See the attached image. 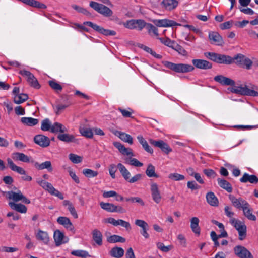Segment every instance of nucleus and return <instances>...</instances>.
I'll return each mask as SVG.
<instances>
[{
    "instance_id": "f257e3e1",
    "label": "nucleus",
    "mask_w": 258,
    "mask_h": 258,
    "mask_svg": "<svg viewBox=\"0 0 258 258\" xmlns=\"http://www.w3.org/2000/svg\"><path fill=\"white\" fill-rule=\"evenodd\" d=\"M113 144L122 155L130 157L125 159V163L135 167H142L143 165V164L137 159L131 158L134 156V154L131 149L125 148L122 144L118 142H114L113 143Z\"/></svg>"
},
{
    "instance_id": "f03ea898",
    "label": "nucleus",
    "mask_w": 258,
    "mask_h": 258,
    "mask_svg": "<svg viewBox=\"0 0 258 258\" xmlns=\"http://www.w3.org/2000/svg\"><path fill=\"white\" fill-rule=\"evenodd\" d=\"M164 66L168 69L178 73H186L193 71L194 67L191 64L186 63H174L165 61Z\"/></svg>"
},
{
    "instance_id": "7ed1b4c3",
    "label": "nucleus",
    "mask_w": 258,
    "mask_h": 258,
    "mask_svg": "<svg viewBox=\"0 0 258 258\" xmlns=\"http://www.w3.org/2000/svg\"><path fill=\"white\" fill-rule=\"evenodd\" d=\"M205 55L212 61L218 63L230 64L233 62V59L229 55L214 52L205 53Z\"/></svg>"
},
{
    "instance_id": "20e7f679",
    "label": "nucleus",
    "mask_w": 258,
    "mask_h": 258,
    "mask_svg": "<svg viewBox=\"0 0 258 258\" xmlns=\"http://www.w3.org/2000/svg\"><path fill=\"white\" fill-rule=\"evenodd\" d=\"M229 222L238 231L239 240H243L246 237L247 230L244 222L235 218L230 219Z\"/></svg>"
},
{
    "instance_id": "39448f33",
    "label": "nucleus",
    "mask_w": 258,
    "mask_h": 258,
    "mask_svg": "<svg viewBox=\"0 0 258 258\" xmlns=\"http://www.w3.org/2000/svg\"><path fill=\"white\" fill-rule=\"evenodd\" d=\"M8 165L11 170L16 172L18 174L23 175L21 177L22 179L26 181H30L32 180L31 176L26 174V171L23 168L17 166L10 158L7 159Z\"/></svg>"
},
{
    "instance_id": "423d86ee",
    "label": "nucleus",
    "mask_w": 258,
    "mask_h": 258,
    "mask_svg": "<svg viewBox=\"0 0 258 258\" xmlns=\"http://www.w3.org/2000/svg\"><path fill=\"white\" fill-rule=\"evenodd\" d=\"M37 182L40 186L45 190H47L51 195L55 196L60 200L63 199L64 197L63 195L58 190L56 189L50 183L44 180H38Z\"/></svg>"
},
{
    "instance_id": "0eeeda50",
    "label": "nucleus",
    "mask_w": 258,
    "mask_h": 258,
    "mask_svg": "<svg viewBox=\"0 0 258 258\" xmlns=\"http://www.w3.org/2000/svg\"><path fill=\"white\" fill-rule=\"evenodd\" d=\"M5 194H6L7 198L13 200V202L15 203L22 201L25 204H28L30 203V200L24 196L20 190H18L17 192L9 191L5 192Z\"/></svg>"
},
{
    "instance_id": "6e6552de",
    "label": "nucleus",
    "mask_w": 258,
    "mask_h": 258,
    "mask_svg": "<svg viewBox=\"0 0 258 258\" xmlns=\"http://www.w3.org/2000/svg\"><path fill=\"white\" fill-rule=\"evenodd\" d=\"M90 6L97 12L105 16H110L112 14V11L107 7L95 2L91 1Z\"/></svg>"
},
{
    "instance_id": "1a4fd4ad",
    "label": "nucleus",
    "mask_w": 258,
    "mask_h": 258,
    "mask_svg": "<svg viewBox=\"0 0 258 258\" xmlns=\"http://www.w3.org/2000/svg\"><path fill=\"white\" fill-rule=\"evenodd\" d=\"M101 208L108 212H117L119 213H124L126 212L125 210L121 206L115 205L112 203L100 202Z\"/></svg>"
},
{
    "instance_id": "9d476101",
    "label": "nucleus",
    "mask_w": 258,
    "mask_h": 258,
    "mask_svg": "<svg viewBox=\"0 0 258 258\" xmlns=\"http://www.w3.org/2000/svg\"><path fill=\"white\" fill-rule=\"evenodd\" d=\"M84 25H87L91 27L93 29L96 31L99 32L100 34H103L105 36H114L116 33L115 31L111 30L109 29H105L103 27L98 26L95 24L93 23L90 21H86L84 22Z\"/></svg>"
},
{
    "instance_id": "9b49d317",
    "label": "nucleus",
    "mask_w": 258,
    "mask_h": 258,
    "mask_svg": "<svg viewBox=\"0 0 258 258\" xmlns=\"http://www.w3.org/2000/svg\"><path fill=\"white\" fill-rule=\"evenodd\" d=\"M232 92L238 94L253 97L258 96V92L249 89L246 86H236L232 89Z\"/></svg>"
},
{
    "instance_id": "f8f14e48",
    "label": "nucleus",
    "mask_w": 258,
    "mask_h": 258,
    "mask_svg": "<svg viewBox=\"0 0 258 258\" xmlns=\"http://www.w3.org/2000/svg\"><path fill=\"white\" fill-rule=\"evenodd\" d=\"M19 74L26 77L27 82L31 86L35 88H40V86L37 79L30 72L22 70L19 71Z\"/></svg>"
},
{
    "instance_id": "ddd939ff",
    "label": "nucleus",
    "mask_w": 258,
    "mask_h": 258,
    "mask_svg": "<svg viewBox=\"0 0 258 258\" xmlns=\"http://www.w3.org/2000/svg\"><path fill=\"white\" fill-rule=\"evenodd\" d=\"M234 251L236 255L239 258H254L251 253L245 247L241 245H237L234 248Z\"/></svg>"
},
{
    "instance_id": "4468645a",
    "label": "nucleus",
    "mask_w": 258,
    "mask_h": 258,
    "mask_svg": "<svg viewBox=\"0 0 258 258\" xmlns=\"http://www.w3.org/2000/svg\"><path fill=\"white\" fill-rule=\"evenodd\" d=\"M150 190L153 200L156 204L160 203L162 199V196L157 183L155 182L151 183L150 184Z\"/></svg>"
},
{
    "instance_id": "2eb2a0df",
    "label": "nucleus",
    "mask_w": 258,
    "mask_h": 258,
    "mask_svg": "<svg viewBox=\"0 0 258 258\" xmlns=\"http://www.w3.org/2000/svg\"><path fill=\"white\" fill-rule=\"evenodd\" d=\"M209 40L212 44L222 46L224 41L221 36L217 32L210 31L208 35Z\"/></svg>"
},
{
    "instance_id": "dca6fc26",
    "label": "nucleus",
    "mask_w": 258,
    "mask_h": 258,
    "mask_svg": "<svg viewBox=\"0 0 258 258\" xmlns=\"http://www.w3.org/2000/svg\"><path fill=\"white\" fill-rule=\"evenodd\" d=\"M136 225L140 227L141 229L140 230L141 234L145 238L148 239L149 238L150 235L148 232L149 230V225L148 223L144 220L137 219L135 221Z\"/></svg>"
},
{
    "instance_id": "f3484780",
    "label": "nucleus",
    "mask_w": 258,
    "mask_h": 258,
    "mask_svg": "<svg viewBox=\"0 0 258 258\" xmlns=\"http://www.w3.org/2000/svg\"><path fill=\"white\" fill-rule=\"evenodd\" d=\"M229 199L233 206L238 209H243L245 206H249V203L242 198H237L235 197L230 195Z\"/></svg>"
},
{
    "instance_id": "a211bd4d",
    "label": "nucleus",
    "mask_w": 258,
    "mask_h": 258,
    "mask_svg": "<svg viewBox=\"0 0 258 258\" xmlns=\"http://www.w3.org/2000/svg\"><path fill=\"white\" fill-rule=\"evenodd\" d=\"M193 66L198 69L207 70L212 68V64L210 62L200 59H194L192 60Z\"/></svg>"
},
{
    "instance_id": "6ab92c4d",
    "label": "nucleus",
    "mask_w": 258,
    "mask_h": 258,
    "mask_svg": "<svg viewBox=\"0 0 258 258\" xmlns=\"http://www.w3.org/2000/svg\"><path fill=\"white\" fill-rule=\"evenodd\" d=\"M34 142L42 147H47L49 146L50 141L49 139L43 135H36L34 138Z\"/></svg>"
},
{
    "instance_id": "aec40b11",
    "label": "nucleus",
    "mask_w": 258,
    "mask_h": 258,
    "mask_svg": "<svg viewBox=\"0 0 258 258\" xmlns=\"http://www.w3.org/2000/svg\"><path fill=\"white\" fill-rule=\"evenodd\" d=\"M53 237L55 245L57 246L68 242L69 240L68 238L64 236V234L58 230L54 231Z\"/></svg>"
},
{
    "instance_id": "412c9836",
    "label": "nucleus",
    "mask_w": 258,
    "mask_h": 258,
    "mask_svg": "<svg viewBox=\"0 0 258 258\" xmlns=\"http://www.w3.org/2000/svg\"><path fill=\"white\" fill-rule=\"evenodd\" d=\"M31 162L33 163L34 166L37 170H42L47 169L49 172H52L53 170L51 162L50 161H46L42 163H39L34 161H31Z\"/></svg>"
},
{
    "instance_id": "4be33fe9",
    "label": "nucleus",
    "mask_w": 258,
    "mask_h": 258,
    "mask_svg": "<svg viewBox=\"0 0 258 258\" xmlns=\"http://www.w3.org/2000/svg\"><path fill=\"white\" fill-rule=\"evenodd\" d=\"M150 143L152 145L160 148L162 151L167 154L172 151V149L170 148L168 145L162 140H151Z\"/></svg>"
},
{
    "instance_id": "5701e85b",
    "label": "nucleus",
    "mask_w": 258,
    "mask_h": 258,
    "mask_svg": "<svg viewBox=\"0 0 258 258\" xmlns=\"http://www.w3.org/2000/svg\"><path fill=\"white\" fill-rule=\"evenodd\" d=\"M200 220L198 217H192L190 220V228L192 231L197 236L201 233V228L199 226Z\"/></svg>"
},
{
    "instance_id": "b1692460",
    "label": "nucleus",
    "mask_w": 258,
    "mask_h": 258,
    "mask_svg": "<svg viewBox=\"0 0 258 258\" xmlns=\"http://www.w3.org/2000/svg\"><path fill=\"white\" fill-rule=\"evenodd\" d=\"M57 222L68 230L71 231L74 230V227L69 218L63 216L59 217L57 219Z\"/></svg>"
},
{
    "instance_id": "393cba45",
    "label": "nucleus",
    "mask_w": 258,
    "mask_h": 258,
    "mask_svg": "<svg viewBox=\"0 0 258 258\" xmlns=\"http://www.w3.org/2000/svg\"><path fill=\"white\" fill-rule=\"evenodd\" d=\"M214 80L222 85L233 86L235 84V82L233 80L222 75L216 76Z\"/></svg>"
},
{
    "instance_id": "a878e982",
    "label": "nucleus",
    "mask_w": 258,
    "mask_h": 258,
    "mask_svg": "<svg viewBox=\"0 0 258 258\" xmlns=\"http://www.w3.org/2000/svg\"><path fill=\"white\" fill-rule=\"evenodd\" d=\"M158 27H172L174 26H181L180 24L177 23L174 21L168 19L157 20L155 23Z\"/></svg>"
},
{
    "instance_id": "bb28decb",
    "label": "nucleus",
    "mask_w": 258,
    "mask_h": 258,
    "mask_svg": "<svg viewBox=\"0 0 258 258\" xmlns=\"http://www.w3.org/2000/svg\"><path fill=\"white\" fill-rule=\"evenodd\" d=\"M240 181L242 183L249 182L252 184H256L258 182V178L255 175H249L247 173H245L240 179Z\"/></svg>"
},
{
    "instance_id": "cd10ccee",
    "label": "nucleus",
    "mask_w": 258,
    "mask_h": 258,
    "mask_svg": "<svg viewBox=\"0 0 258 258\" xmlns=\"http://www.w3.org/2000/svg\"><path fill=\"white\" fill-rule=\"evenodd\" d=\"M37 240L42 241L44 244H48L49 242V237L47 232L38 230L36 233Z\"/></svg>"
},
{
    "instance_id": "c85d7f7f",
    "label": "nucleus",
    "mask_w": 258,
    "mask_h": 258,
    "mask_svg": "<svg viewBox=\"0 0 258 258\" xmlns=\"http://www.w3.org/2000/svg\"><path fill=\"white\" fill-rule=\"evenodd\" d=\"M9 205L12 209L20 213H26L27 211V207L21 203L17 204L13 202H10Z\"/></svg>"
},
{
    "instance_id": "c756f323",
    "label": "nucleus",
    "mask_w": 258,
    "mask_h": 258,
    "mask_svg": "<svg viewBox=\"0 0 258 258\" xmlns=\"http://www.w3.org/2000/svg\"><path fill=\"white\" fill-rule=\"evenodd\" d=\"M109 253L112 257L121 258L123 256L124 251L122 248L115 246L112 248Z\"/></svg>"
},
{
    "instance_id": "7c9ffc66",
    "label": "nucleus",
    "mask_w": 258,
    "mask_h": 258,
    "mask_svg": "<svg viewBox=\"0 0 258 258\" xmlns=\"http://www.w3.org/2000/svg\"><path fill=\"white\" fill-rule=\"evenodd\" d=\"M57 138L61 141L67 143H76L78 141V139H76L74 135L68 134H59L58 135Z\"/></svg>"
},
{
    "instance_id": "2f4dec72",
    "label": "nucleus",
    "mask_w": 258,
    "mask_h": 258,
    "mask_svg": "<svg viewBox=\"0 0 258 258\" xmlns=\"http://www.w3.org/2000/svg\"><path fill=\"white\" fill-rule=\"evenodd\" d=\"M21 122L25 125L33 126L38 123L39 120L32 117H23L21 118Z\"/></svg>"
},
{
    "instance_id": "473e14b6",
    "label": "nucleus",
    "mask_w": 258,
    "mask_h": 258,
    "mask_svg": "<svg viewBox=\"0 0 258 258\" xmlns=\"http://www.w3.org/2000/svg\"><path fill=\"white\" fill-rule=\"evenodd\" d=\"M206 198L207 203L210 205L212 206H217L218 205V200L213 192H208Z\"/></svg>"
},
{
    "instance_id": "72a5a7b5",
    "label": "nucleus",
    "mask_w": 258,
    "mask_h": 258,
    "mask_svg": "<svg viewBox=\"0 0 258 258\" xmlns=\"http://www.w3.org/2000/svg\"><path fill=\"white\" fill-rule=\"evenodd\" d=\"M92 238L95 242L98 245L102 244L103 236L101 232L98 229H94L92 231Z\"/></svg>"
},
{
    "instance_id": "f704fd0d",
    "label": "nucleus",
    "mask_w": 258,
    "mask_h": 258,
    "mask_svg": "<svg viewBox=\"0 0 258 258\" xmlns=\"http://www.w3.org/2000/svg\"><path fill=\"white\" fill-rule=\"evenodd\" d=\"M13 158L15 160H19L25 163H29L30 162V157L22 153L16 152L13 153Z\"/></svg>"
},
{
    "instance_id": "c9c22d12",
    "label": "nucleus",
    "mask_w": 258,
    "mask_h": 258,
    "mask_svg": "<svg viewBox=\"0 0 258 258\" xmlns=\"http://www.w3.org/2000/svg\"><path fill=\"white\" fill-rule=\"evenodd\" d=\"M178 2L176 0H163L162 5L168 10L175 9L178 5Z\"/></svg>"
},
{
    "instance_id": "e433bc0d",
    "label": "nucleus",
    "mask_w": 258,
    "mask_h": 258,
    "mask_svg": "<svg viewBox=\"0 0 258 258\" xmlns=\"http://www.w3.org/2000/svg\"><path fill=\"white\" fill-rule=\"evenodd\" d=\"M50 131L53 133H57L58 132L64 133L67 132V129L63 124L58 122H55L51 125Z\"/></svg>"
},
{
    "instance_id": "4c0bfd02",
    "label": "nucleus",
    "mask_w": 258,
    "mask_h": 258,
    "mask_svg": "<svg viewBox=\"0 0 258 258\" xmlns=\"http://www.w3.org/2000/svg\"><path fill=\"white\" fill-rule=\"evenodd\" d=\"M63 205L67 207V209L69 211L71 214L74 218H77L78 217V214L74 206L70 201L64 200L63 201Z\"/></svg>"
},
{
    "instance_id": "58836bf2",
    "label": "nucleus",
    "mask_w": 258,
    "mask_h": 258,
    "mask_svg": "<svg viewBox=\"0 0 258 258\" xmlns=\"http://www.w3.org/2000/svg\"><path fill=\"white\" fill-rule=\"evenodd\" d=\"M244 216L248 219L251 221H255L256 220V216L252 214V209L250 208V205L245 206L243 209Z\"/></svg>"
},
{
    "instance_id": "ea45409f",
    "label": "nucleus",
    "mask_w": 258,
    "mask_h": 258,
    "mask_svg": "<svg viewBox=\"0 0 258 258\" xmlns=\"http://www.w3.org/2000/svg\"><path fill=\"white\" fill-rule=\"evenodd\" d=\"M117 167L123 178L125 180L128 179L131 177V173L126 168L120 163L117 164Z\"/></svg>"
},
{
    "instance_id": "a19ab883",
    "label": "nucleus",
    "mask_w": 258,
    "mask_h": 258,
    "mask_svg": "<svg viewBox=\"0 0 258 258\" xmlns=\"http://www.w3.org/2000/svg\"><path fill=\"white\" fill-rule=\"evenodd\" d=\"M219 185L222 188L225 189L228 192H231L232 187L229 182L224 179L218 178L217 179Z\"/></svg>"
},
{
    "instance_id": "79ce46f5",
    "label": "nucleus",
    "mask_w": 258,
    "mask_h": 258,
    "mask_svg": "<svg viewBox=\"0 0 258 258\" xmlns=\"http://www.w3.org/2000/svg\"><path fill=\"white\" fill-rule=\"evenodd\" d=\"M71 253L72 255L81 258H87L88 257H91V255L89 254L88 251L82 249L72 250Z\"/></svg>"
},
{
    "instance_id": "37998d69",
    "label": "nucleus",
    "mask_w": 258,
    "mask_h": 258,
    "mask_svg": "<svg viewBox=\"0 0 258 258\" xmlns=\"http://www.w3.org/2000/svg\"><path fill=\"white\" fill-rule=\"evenodd\" d=\"M116 135H117L118 137L123 141L128 143L131 145L133 144V138L129 134L121 132H117Z\"/></svg>"
},
{
    "instance_id": "c03bdc74",
    "label": "nucleus",
    "mask_w": 258,
    "mask_h": 258,
    "mask_svg": "<svg viewBox=\"0 0 258 258\" xmlns=\"http://www.w3.org/2000/svg\"><path fill=\"white\" fill-rule=\"evenodd\" d=\"M107 241L110 243H114L116 242L124 243L125 242V239L117 235H113L107 238Z\"/></svg>"
},
{
    "instance_id": "a18cd8bd",
    "label": "nucleus",
    "mask_w": 258,
    "mask_h": 258,
    "mask_svg": "<svg viewBox=\"0 0 258 258\" xmlns=\"http://www.w3.org/2000/svg\"><path fill=\"white\" fill-rule=\"evenodd\" d=\"M28 99V96L26 94L20 93L14 96V102L19 104L23 103Z\"/></svg>"
},
{
    "instance_id": "49530a36",
    "label": "nucleus",
    "mask_w": 258,
    "mask_h": 258,
    "mask_svg": "<svg viewBox=\"0 0 258 258\" xmlns=\"http://www.w3.org/2000/svg\"><path fill=\"white\" fill-rule=\"evenodd\" d=\"M79 132L82 136L88 138H92L93 136V133L92 129L83 126H80Z\"/></svg>"
},
{
    "instance_id": "de8ad7c7",
    "label": "nucleus",
    "mask_w": 258,
    "mask_h": 258,
    "mask_svg": "<svg viewBox=\"0 0 258 258\" xmlns=\"http://www.w3.org/2000/svg\"><path fill=\"white\" fill-rule=\"evenodd\" d=\"M146 174L149 177H159L158 175L155 173V167L151 164L148 165Z\"/></svg>"
},
{
    "instance_id": "09e8293b",
    "label": "nucleus",
    "mask_w": 258,
    "mask_h": 258,
    "mask_svg": "<svg viewBox=\"0 0 258 258\" xmlns=\"http://www.w3.org/2000/svg\"><path fill=\"white\" fill-rule=\"evenodd\" d=\"M212 223L217 225L219 228L220 229V234L219 235V236L220 237H227L228 236V234H227V232L225 230V229H224V225L221 223H220L218 221H216V220H213L212 221Z\"/></svg>"
},
{
    "instance_id": "8fccbe9b",
    "label": "nucleus",
    "mask_w": 258,
    "mask_h": 258,
    "mask_svg": "<svg viewBox=\"0 0 258 258\" xmlns=\"http://www.w3.org/2000/svg\"><path fill=\"white\" fill-rule=\"evenodd\" d=\"M51 123L48 118H45L41 122V129L43 131H48L50 130Z\"/></svg>"
},
{
    "instance_id": "3c124183",
    "label": "nucleus",
    "mask_w": 258,
    "mask_h": 258,
    "mask_svg": "<svg viewBox=\"0 0 258 258\" xmlns=\"http://www.w3.org/2000/svg\"><path fill=\"white\" fill-rule=\"evenodd\" d=\"M83 174L87 178H93L96 177L98 175L97 171L92 170L90 169H84Z\"/></svg>"
},
{
    "instance_id": "603ef678",
    "label": "nucleus",
    "mask_w": 258,
    "mask_h": 258,
    "mask_svg": "<svg viewBox=\"0 0 258 258\" xmlns=\"http://www.w3.org/2000/svg\"><path fill=\"white\" fill-rule=\"evenodd\" d=\"M173 49L175 50L176 51H177L179 54L186 56L187 55L188 53L186 51V50L181 46L176 44L174 46Z\"/></svg>"
},
{
    "instance_id": "864d4df0",
    "label": "nucleus",
    "mask_w": 258,
    "mask_h": 258,
    "mask_svg": "<svg viewBox=\"0 0 258 258\" xmlns=\"http://www.w3.org/2000/svg\"><path fill=\"white\" fill-rule=\"evenodd\" d=\"M157 247L160 249L161 251L164 252H168L173 247V246L171 245L168 246H165L164 244L161 242H158L156 243Z\"/></svg>"
},
{
    "instance_id": "5fc2aeb1",
    "label": "nucleus",
    "mask_w": 258,
    "mask_h": 258,
    "mask_svg": "<svg viewBox=\"0 0 258 258\" xmlns=\"http://www.w3.org/2000/svg\"><path fill=\"white\" fill-rule=\"evenodd\" d=\"M159 39L160 41L164 44L165 45L171 47L172 48H173L175 44V42L174 41L171 40L169 38H159Z\"/></svg>"
},
{
    "instance_id": "6e6d98bb",
    "label": "nucleus",
    "mask_w": 258,
    "mask_h": 258,
    "mask_svg": "<svg viewBox=\"0 0 258 258\" xmlns=\"http://www.w3.org/2000/svg\"><path fill=\"white\" fill-rule=\"evenodd\" d=\"M69 159L75 164H78L82 162V158L77 155L71 153L69 155Z\"/></svg>"
},
{
    "instance_id": "4d7b16f0",
    "label": "nucleus",
    "mask_w": 258,
    "mask_h": 258,
    "mask_svg": "<svg viewBox=\"0 0 258 258\" xmlns=\"http://www.w3.org/2000/svg\"><path fill=\"white\" fill-rule=\"evenodd\" d=\"M118 110L121 112L122 116L124 117H131L133 118L132 116V113H133V110L131 109L128 108V110L122 109L121 108H118Z\"/></svg>"
},
{
    "instance_id": "13d9d810",
    "label": "nucleus",
    "mask_w": 258,
    "mask_h": 258,
    "mask_svg": "<svg viewBox=\"0 0 258 258\" xmlns=\"http://www.w3.org/2000/svg\"><path fill=\"white\" fill-rule=\"evenodd\" d=\"M168 177L174 181H180V180H183L184 179L185 177L184 175L179 174L178 173H171L169 175Z\"/></svg>"
},
{
    "instance_id": "bf43d9fd",
    "label": "nucleus",
    "mask_w": 258,
    "mask_h": 258,
    "mask_svg": "<svg viewBox=\"0 0 258 258\" xmlns=\"http://www.w3.org/2000/svg\"><path fill=\"white\" fill-rule=\"evenodd\" d=\"M146 25V22L141 19L135 20L136 29L142 30Z\"/></svg>"
},
{
    "instance_id": "052dcab7",
    "label": "nucleus",
    "mask_w": 258,
    "mask_h": 258,
    "mask_svg": "<svg viewBox=\"0 0 258 258\" xmlns=\"http://www.w3.org/2000/svg\"><path fill=\"white\" fill-rule=\"evenodd\" d=\"M117 166L114 164H111L108 168L109 173L112 179L116 178L115 173L117 171Z\"/></svg>"
},
{
    "instance_id": "680f3d73",
    "label": "nucleus",
    "mask_w": 258,
    "mask_h": 258,
    "mask_svg": "<svg viewBox=\"0 0 258 258\" xmlns=\"http://www.w3.org/2000/svg\"><path fill=\"white\" fill-rule=\"evenodd\" d=\"M123 26L129 29H135L136 28L135 26V20L132 19L127 21L123 23Z\"/></svg>"
},
{
    "instance_id": "e2e57ef3",
    "label": "nucleus",
    "mask_w": 258,
    "mask_h": 258,
    "mask_svg": "<svg viewBox=\"0 0 258 258\" xmlns=\"http://www.w3.org/2000/svg\"><path fill=\"white\" fill-rule=\"evenodd\" d=\"M143 48L146 52L150 53L154 57L158 59H161L162 58V56L161 55L157 54L155 51H154L152 49H151L149 47L144 46L143 47Z\"/></svg>"
},
{
    "instance_id": "0e129e2a",
    "label": "nucleus",
    "mask_w": 258,
    "mask_h": 258,
    "mask_svg": "<svg viewBox=\"0 0 258 258\" xmlns=\"http://www.w3.org/2000/svg\"><path fill=\"white\" fill-rule=\"evenodd\" d=\"M125 200L126 202H131L132 203L137 202L140 203L141 205H144V201L139 197L126 198Z\"/></svg>"
},
{
    "instance_id": "69168bd1",
    "label": "nucleus",
    "mask_w": 258,
    "mask_h": 258,
    "mask_svg": "<svg viewBox=\"0 0 258 258\" xmlns=\"http://www.w3.org/2000/svg\"><path fill=\"white\" fill-rule=\"evenodd\" d=\"M72 7L79 13H82L86 15H90L89 12L86 9H85L83 8L80 7L79 6H77L76 5H73L72 6Z\"/></svg>"
},
{
    "instance_id": "338daca9",
    "label": "nucleus",
    "mask_w": 258,
    "mask_h": 258,
    "mask_svg": "<svg viewBox=\"0 0 258 258\" xmlns=\"http://www.w3.org/2000/svg\"><path fill=\"white\" fill-rule=\"evenodd\" d=\"M68 171L69 173L70 176L71 177L72 179L76 183H79L80 182L79 177L76 175V173L73 171L71 167L68 168Z\"/></svg>"
},
{
    "instance_id": "774afa93",
    "label": "nucleus",
    "mask_w": 258,
    "mask_h": 258,
    "mask_svg": "<svg viewBox=\"0 0 258 258\" xmlns=\"http://www.w3.org/2000/svg\"><path fill=\"white\" fill-rule=\"evenodd\" d=\"M49 84L53 89L56 91H61L62 90L61 86L54 81H50Z\"/></svg>"
}]
</instances>
